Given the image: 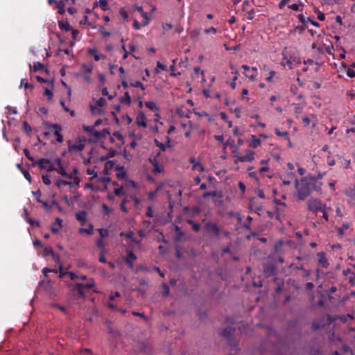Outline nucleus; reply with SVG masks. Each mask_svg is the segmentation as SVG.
Segmentation results:
<instances>
[{"label": "nucleus", "mask_w": 355, "mask_h": 355, "mask_svg": "<svg viewBox=\"0 0 355 355\" xmlns=\"http://www.w3.org/2000/svg\"><path fill=\"white\" fill-rule=\"evenodd\" d=\"M322 182H317V179L309 174L301 179L295 181L294 196L300 200H304L309 197L312 191L322 193Z\"/></svg>", "instance_id": "f257e3e1"}, {"label": "nucleus", "mask_w": 355, "mask_h": 355, "mask_svg": "<svg viewBox=\"0 0 355 355\" xmlns=\"http://www.w3.org/2000/svg\"><path fill=\"white\" fill-rule=\"evenodd\" d=\"M307 209L314 214L324 210L327 205L318 198H311L306 202Z\"/></svg>", "instance_id": "f03ea898"}, {"label": "nucleus", "mask_w": 355, "mask_h": 355, "mask_svg": "<svg viewBox=\"0 0 355 355\" xmlns=\"http://www.w3.org/2000/svg\"><path fill=\"white\" fill-rule=\"evenodd\" d=\"M86 139L78 138L76 140H69L67 142L69 152L77 153L82 151L85 146Z\"/></svg>", "instance_id": "7ed1b4c3"}, {"label": "nucleus", "mask_w": 355, "mask_h": 355, "mask_svg": "<svg viewBox=\"0 0 355 355\" xmlns=\"http://www.w3.org/2000/svg\"><path fill=\"white\" fill-rule=\"evenodd\" d=\"M273 193L275 195L273 201L276 204V211L277 213V217L279 218L282 211H284L286 207V204L282 201V200H286V195L282 194L279 196V198H278L277 192L275 189L273 190Z\"/></svg>", "instance_id": "20e7f679"}, {"label": "nucleus", "mask_w": 355, "mask_h": 355, "mask_svg": "<svg viewBox=\"0 0 355 355\" xmlns=\"http://www.w3.org/2000/svg\"><path fill=\"white\" fill-rule=\"evenodd\" d=\"M318 263L320 266L324 268H327L329 266L328 259H327L326 254L324 252H320L317 254Z\"/></svg>", "instance_id": "39448f33"}, {"label": "nucleus", "mask_w": 355, "mask_h": 355, "mask_svg": "<svg viewBox=\"0 0 355 355\" xmlns=\"http://www.w3.org/2000/svg\"><path fill=\"white\" fill-rule=\"evenodd\" d=\"M55 162L57 165L55 171L60 174L62 177H65L67 175V173L66 171V169L64 166V164H62V159L60 157H57L55 159Z\"/></svg>", "instance_id": "423d86ee"}, {"label": "nucleus", "mask_w": 355, "mask_h": 355, "mask_svg": "<svg viewBox=\"0 0 355 355\" xmlns=\"http://www.w3.org/2000/svg\"><path fill=\"white\" fill-rule=\"evenodd\" d=\"M345 194L349 198L348 202L355 207V185L345 190Z\"/></svg>", "instance_id": "0eeeda50"}, {"label": "nucleus", "mask_w": 355, "mask_h": 355, "mask_svg": "<svg viewBox=\"0 0 355 355\" xmlns=\"http://www.w3.org/2000/svg\"><path fill=\"white\" fill-rule=\"evenodd\" d=\"M76 218L82 226L87 225L89 223L87 218V212L85 211L77 212L76 214Z\"/></svg>", "instance_id": "6e6552de"}, {"label": "nucleus", "mask_w": 355, "mask_h": 355, "mask_svg": "<svg viewBox=\"0 0 355 355\" xmlns=\"http://www.w3.org/2000/svg\"><path fill=\"white\" fill-rule=\"evenodd\" d=\"M205 229L208 232H212L216 237L218 238L219 236L220 229L216 224L209 222L205 224Z\"/></svg>", "instance_id": "1a4fd4ad"}, {"label": "nucleus", "mask_w": 355, "mask_h": 355, "mask_svg": "<svg viewBox=\"0 0 355 355\" xmlns=\"http://www.w3.org/2000/svg\"><path fill=\"white\" fill-rule=\"evenodd\" d=\"M136 123L138 125L146 128L147 126V119L144 112H139L137 114Z\"/></svg>", "instance_id": "9d476101"}, {"label": "nucleus", "mask_w": 355, "mask_h": 355, "mask_svg": "<svg viewBox=\"0 0 355 355\" xmlns=\"http://www.w3.org/2000/svg\"><path fill=\"white\" fill-rule=\"evenodd\" d=\"M39 254H41L42 257H47L48 255H51V257L55 258L58 262L60 261L59 257L55 254L53 248L50 246L44 247L43 251L42 252H39Z\"/></svg>", "instance_id": "9b49d317"}, {"label": "nucleus", "mask_w": 355, "mask_h": 355, "mask_svg": "<svg viewBox=\"0 0 355 355\" xmlns=\"http://www.w3.org/2000/svg\"><path fill=\"white\" fill-rule=\"evenodd\" d=\"M137 257L132 252H128L124 261L132 268L134 266V262L136 261Z\"/></svg>", "instance_id": "f8f14e48"}, {"label": "nucleus", "mask_w": 355, "mask_h": 355, "mask_svg": "<svg viewBox=\"0 0 355 355\" xmlns=\"http://www.w3.org/2000/svg\"><path fill=\"white\" fill-rule=\"evenodd\" d=\"M52 128L53 129L54 134L56 136V140L61 143L63 141V137L61 135V128L60 125L57 124L52 125Z\"/></svg>", "instance_id": "ddd939ff"}, {"label": "nucleus", "mask_w": 355, "mask_h": 355, "mask_svg": "<svg viewBox=\"0 0 355 355\" xmlns=\"http://www.w3.org/2000/svg\"><path fill=\"white\" fill-rule=\"evenodd\" d=\"M189 162L191 164H192V169H197L200 172H204L205 171V167L202 166V164L195 159L193 157H191L189 159Z\"/></svg>", "instance_id": "4468645a"}, {"label": "nucleus", "mask_w": 355, "mask_h": 355, "mask_svg": "<svg viewBox=\"0 0 355 355\" xmlns=\"http://www.w3.org/2000/svg\"><path fill=\"white\" fill-rule=\"evenodd\" d=\"M343 275L348 278L349 282L355 284V273L351 269L343 270Z\"/></svg>", "instance_id": "2eb2a0df"}, {"label": "nucleus", "mask_w": 355, "mask_h": 355, "mask_svg": "<svg viewBox=\"0 0 355 355\" xmlns=\"http://www.w3.org/2000/svg\"><path fill=\"white\" fill-rule=\"evenodd\" d=\"M88 53L94 56L96 61H98L104 58V55L101 53L98 52L96 48L89 49Z\"/></svg>", "instance_id": "dca6fc26"}, {"label": "nucleus", "mask_w": 355, "mask_h": 355, "mask_svg": "<svg viewBox=\"0 0 355 355\" xmlns=\"http://www.w3.org/2000/svg\"><path fill=\"white\" fill-rule=\"evenodd\" d=\"M94 280L93 279H90L86 284H77V287L78 288H83L85 289H90L94 287Z\"/></svg>", "instance_id": "f3484780"}, {"label": "nucleus", "mask_w": 355, "mask_h": 355, "mask_svg": "<svg viewBox=\"0 0 355 355\" xmlns=\"http://www.w3.org/2000/svg\"><path fill=\"white\" fill-rule=\"evenodd\" d=\"M62 227V220L60 218H56L54 226L51 227V230L54 232H58Z\"/></svg>", "instance_id": "a211bd4d"}, {"label": "nucleus", "mask_w": 355, "mask_h": 355, "mask_svg": "<svg viewBox=\"0 0 355 355\" xmlns=\"http://www.w3.org/2000/svg\"><path fill=\"white\" fill-rule=\"evenodd\" d=\"M87 225V228L80 227L79 229V232L80 234H86L87 235H90L92 234V232L94 230V226L92 225V224L88 223Z\"/></svg>", "instance_id": "6ab92c4d"}, {"label": "nucleus", "mask_w": 355, "mask_h": 355, "mask_svg": "<svg viewBox=\"0 0 355 355\" xmlns=\"http://www.w3.org/2000/svg\"><path fill=\"white\" fill-rule=\"evenodd\" d=\"M276 267L273 264H270L263 268V272L268 275H272L275 273Z\"/></svg>", "instance_id": "aec40b11"}, {"label": "nucleus", "mask_w": 355, "mask_h": 355, "mask_svg": "<svg viewBox=\"0 0 355 355\" xmlns=\"http://www.w3.org/2000/svg\"><path fill=\"white\" fill-rule=\"evenodd\" d=\"M250 70L252 71V75H248L246 73H244V76L246 78H248L249 80L254 81L255 80L257 76V68L256 67H252L250 68Z\"/></svg>", "instance_id": "412c9836"}, {"label": "nucleus", "mask_w": 355, "mask_h": 355, "mask_svg": "<svg viewBox=\"0 0 355 355\" xmlns=\"http://www.w3.org/2000/svg\"><path fill=\"white\" fill-rule=\"evenodd\" d=\"M37 164L41 169L47 171L49 166V159H40L37 162Z\"/></svg>", "instance_id": "4be33fe9"}, {"label": "nucleus", "mask_w": 355, "mask_h": 355, "mask_svg": "<svg viewBox=\"0 0 355 355\" xmlns=\"http://www.w3.org/2000/svg\"><path fill=\"white\" fill-rule=\"evenodd\" d=\"M234 328L227 327L221 332V335L225 338H228L230 336L234 334Z\"/></svg>", "instance_id": "5701e85b"}, {"label": "nucleus", "mask_w": 355, "mask_h": 355, "mask_svg": "<svg viewBox=\"0 0 355 355\" xmlns=\"http://www.w3.org/2000/svg\"><path fill=\"white\" fill-rule=\"evenodd\" d=\"M78 169L75 168L72 170L71 173H67V175L66 177L72 180L80 181V178L76 175L78 174Z\"/></svg>", "instance_id": "b1692460"}, {"label": "nucleus", "mask_w": 355, "mask_h": 355, "mask_svg": "<svg viewBox=\"0 0 355 355\" xmlns=\"http://www.w3.org/2000/svg\"><path fill=\"white\" fill-rule=\"evenodd\" d=\"M120 102L123 104H125V105H130L131 103V98H130V96L129 94V93L128 92H125L124 93V96L123 97L121 98L120 99Z\"/></svg>", "instance_id": "393cba45"}, {"label": "nucleus", "mask_w": 355, "mask_h": 355, "mask_svg": "<svg viewBox=\"0 0 355 355\" xmlns=\"http://www.w3.org/2000/svg\"><path fill=\"white\" fill-rule=\"evenodd\" d=\"M116 187L114 189V193L116 196H121L124 194V189L123 186H119L116 182L114 183Z\"/></svg>", "instance_id": "a878e982"}, {"label": "nucleus", "mask_w": 355, "mask_h": 355, "mask_svg": "<svg viewBox=\"0 0 355 355\" xmlns=\"http://www.w3.org/2000/svg\"><path fill=\"white\" fill-rule=\"evenodd\" d=\"M141 15L144 19L143 22H142V26H146L148 25L150 20V17L148 13L145 11H142V13Z\"/></svg>", "instance_id": "bb28decb"}, {"label": "nucleus", "mask_w": 355, "mask_h": 355, "mask_svg": "<svg viewBox=\"0 0 355 355\" xmlns=\"http://www.w3.org/2000/svg\"><path fill=\"white\" fill-rule=\"evenodd\" d=\"M251 139L250 146L255 148L260 146L261 140L257 138L254 135H252Z\"/></svg>", "instance_id": "cd10ccee"}, {"label": "nucleus", "mask_w": 355, "mask_h": 355, "mask_svg": "<svg viewBox=\"0 0 355 355\" xmlns=\"http://www.w3.org/2000/svg\"><path fill=\"white\" fill-rule=\"evenodd\" d=\"M245 157V162H252L254 159V154L250 150H246Z\"/></svg>", "instance_id": "c85d7f7f"}, {"label": "nucleus", "mask_w": 355, "mask_h": 355, "mask_svg": "<svg viewBox=\"0 0 355 355\" xmlns=\"http://www.w3.org/2000/svg\"><path fill=\"white\" fill-rule=\"evenodd\" d=\"M232 73L234 74L232 81L230 83L231 87L234 89L236 88V80L238 79L239 77V71L237 70H234V71H232Z\"/></svg>", "instance_id": "c756f323"}, {"label": "nucleus", "mask_w": 355, "mask_h": 355, "mask_svg": "<svg viewBox=\"0 0 355 355\" xmlns=\"http://www.w3.org/2000/svg\"><path fill=\"white\" fill-rule=\"evenodd\" d=\"M98 4L99 7L104 11H106L110 9L107 0H99L98 1Z\"/></svg>", "instance_id": "7c9ffc66"}, {"label": "nucleus", "mask_w": 355, "mask_h": 355, "mask_svg": "<svg viewBox=\"0 0 355 355\" xmlns=\"http://www.w3.org/2000/svg\"><path fill=\"white\" fill-rule=\"evenodd\" d=\"M145 105L147 108L151 110H159V108L156 105V103L155 101H146L145 103Z\"/></svg>", "instance_id": "2f4dec72"}, {"label": "nucleus", "mask_w": 355, "mask_h": 355, "mask_svg": "<svg viewBox=\"0 0 355 355\" xmlns=\"http://www.w3.org/2000/svg\"><path fill=\"white\" fill-rule=\"evenodd\" d=\"M106 103H107V101H106L105 98H104L103 97H100L98 99H96L95 101V105L98 107H102L105 106L106 105Z\"/></svg>", "instance_id": "473e14b6"}, {"label": "nucleus", "mask_w": 355, "mask_h": 355, "mask_svg": "<svg viewBox=\"0 0 355 355\" xmlns=\"http://www.w3.org/2000/svg\"><path fill=\"white\" fill-rule=\"evenodd\" d=\"M275 132L279 137H284L285 139H288V134L287 131H280L278 128H275Z\"/></svg>", "instance_id": "72a5a7b5"}, {"label": "nucleus", "mask_w": 355, "mask_h": 355, "mask_svg": "<svg viewBox=\"0 0 355 355\" xmlns=\"http://www.w3.org/2000/svg\"><path fill=\"white\" fill-rule=\"evenodd\" d=\"M59 26L60 28L64 29L65 31H70L73 28L67 21L59 23Z\"/></svg>", "instance_id": "f704fd0d"}, {"label": "nucleus", "mask_w": 355, "mask_h": 355, "mask_svg": "<svg viewBox=\"0 0 355 355\" xmlns=\"http://www.w3.org/2000/svg\"><path fill=\"white\" fill-rule=\"evenodd\" d=\"M82 68H83V72L85 73V74H89L92 73V69H93V67L92 65H87L86 64H83L82 65Z\"/></svg>", "instance_id": "c9c22d12"}, {"label": "nucleus", "mask_w": 355, "mask_h": 355, "mask_svg": "<svg viewBox=\"0 0 355 355\" xmlns=\"http://www.w3.org/2000/svg\"><path fill=\"white\" fill-rule=\"evenodd\" d=\"M163 171L164 166L162 165L159 164V163L155 164V166H153V172L155 173H162Z\"/></svg>", "instance_id": "e433bc0d"}, {"label": "nucleus", "mask_w": 355, "mask_h": 355, "mask_svg": "<svg viewBox=\"0 0 355 355\" xmlns=\"http://www.w3.org/2000/svg\"><path fill=\"white\" fill-rule=\"evenodd\" d=\"M160 155V152L156 153V155L154 157H150L148 158V161L150 162V164L154 166L155 164H157L158 163L157 157H159Z\"/></svg>", "instance_id": "4c0bfd02"}, {"label": "nucleus", "mask_w": 355, "mask_h": 355, "mask_svg": "<svg viewBox=\"0 0 355 355\" xmlns=\"http://www.w3.org/2000/svg\"><path fill=\"white\" fill-rule=\"evenodd\" d=\"M67 181L62 180L61 178H58L55 182V185L59 188H62L64 186H67Z\"/></svg>", "instance_id": "58836bf2"}, {"label": "nucleus", "mask_w": 355, "mask_h": 355, "mask_svg": "<svg viewBox=\"0 0 355 355\" xmlns=\"http://www.w3.org/2000/svg\"><path fill=\"white\" fill-rule=\"evenodd\" d=\"M166 69V67L164 64L162 63L159 61L157 62L156 73H159V71H165Z\"/></svg>", "instance_id": "ea45409f"}, {"label": "nucleus", "mask_w": 355, "mask_h": 355, "mask_svg": "<svg viewBox=\"0 0 355 355\" xmlns=\"http://www.w3.org/2000/svg\"><path fill=\"white\" fill-rule=\"evenodd\" d=\"M58 12L60 15H64L65 12V10H64V4L62 1H59L58 3Z\"/></svg>", "instance_id": "a19ab883"}, {"label": "nucleus", "mask_w": 355, "mask_h": 355, "mask_svg": "<svg viewBox=\"0 0 355 355\" xmlns=\"http://www.w3.org/2000/svg\"><path fill=\"white\" fill-rule=\"evenodd\" d=\"M276 75V72L273 70L269 71V76L266 78V80L271 83L273 81V78Z\"/></svg>", "instance_id": "79ce46f5"}, {"label": "nucleus", "mask_w": 355, "mask_h": 355, "mask_svg": "<svg viewBox=\"0 0 355 355\" xmlns=\"http://www.w3.org/2000/svg\"><path fill=\"white\" fill-rule=\"evenodd\" d=\"M130 86L133 87H139L141 88L142 90H144L145 89V87L144 86V85L142 84V83L139 80H137L134 83H130Z\"/></svg>", "instance_id": "37998d69"}, {"label": "nucleus", "mask_w": 355, "mask_h": 355, "mask_svg": "<svg viewBox=\"0 0 355 355\" xmlns=\"http://www.w3.org/2000/svg\"><path fill=\"white\" fill-rule=\"evenodd\" d=\"M313 49H315L318 54L323 53V49L321 46H318L317 43H313L311 45Z\"/></svg>", "instance_id": "c03bdc74"}, {"label": "nucleus", "mask_w": 355, "mask_h": 355, "mask_svg": "<svg viewBox=\"0 0 355 355\" xmlns=\"http://www.w3.org/2000/svg\"><path fill=\"white\" fill-rule=\"evenodd\" d=\"M311 121V119L309 116H304L302 117V122L304 126H308Z\"/></svg>", "instance_id": "a18cd8bd"}, {"label": "nucleus", "mask_w": 355, "mask_h": 355, "mask_svg": "<svg viewBox=\"0 0 355 355\" xmlns=\"http://www.w3.org/2000/svg\"><path fill=\"white\" fill-rule=\"evenodd\" d=\"M42 179L43 183L46 185H49L51 182L48 174H43L42 175Z\"/></svg>", "instance_id": "49530a36"}, {"label": "nucleus", "mask_w": 355, "mask_h": 355, "mask_svg": "<svg viewBox=\"0 0 355 355\" xmlns=\"http://www.w3.org/2000/svg\"><path fill=\"white\" fill-rule=\"evenodd\" d=\"M216 196H217V193H216V191H210V192H205L202 194V197L204 198H209V197H216Z\"/></svg>", "instance_id": "de8ad7c7"}, {"label": "nucleus", "mask_w": 355, "mask_h": 355, "mask_svg": "<svg viewBox=\"0 0 355 355\" xmlns=\"http://www.w3.org/2000/svg\"><path fill=\"white\" fill-rule=\"evenodd\" d=\"M205 33L206 34H213L216 35L217 33V29L213 26L209 27L208 28L205 29Z\"/></svg>", "instance_id": "09e8293b"}, {"label": "nucleus", "mask_w": 355, "mask_h": 355, "mask_svg": "<svg viewBox=\"0 0 355 355\" xmlns=\"http://www.w3.org/2000/svg\"><path fill=\"white\" fill-rule=\"evenodd\" d=\"M96 245H97L99 248H101V252H102L103 250H105V243H104V241H103V239H98V240L97 241V242H96Z\"/></svg>", "instance_id": "8fccbe9b"}, {"label": "nucleus", "mask_w": 355, "mask_h": 355, "mask_svg": "<svg viewBox=\"0 0 355 355\" xmlns=\"http://www.w3.org/2000/svg\"><path fill=\"white\" fill-rule=\"evenodd\" d=\"M26 222L28 223H29L30 225H31L32 226H37V227L40 226V221L39 220H33L31 218H26Z\"/></svg>", "instance_id": "3c124183"}, {"label": "nucleus", "mask_w": 355, "mask_h": 355, "mask_svg": "<svg viewBox=\"0 0 355 355\" xmlns=\"http://www.w3.org/2000/svg\"><path fill=\"white\" fill-rule=\"evenodd\" d=\"M282 245H283V242L282 241H278L275 246H274V248H275V251L276 252H278L279 251H280L282 250Z\"/></svg>", "instance_id": "603ef678"}, {"label": "nucleus", "mask_w": 355, "mask_h": 355, "mask_svg": "<svg viewBox=\"0 0 355 355\" xmlns=\"http://www.w3.org/2000/svg\"><path fill=\"white\" fill-rule=\"evenodd\" d=\"M98 181L102 182L105 186L107 185L110 181L108 177H100L98 178Z\"/></svg>", "instance_id": "864d4df0"}, {"label": "nucleus", "mask_w": 355, "mask_h": 355, "mask_svg": "<svg viewBox=\"0 0 355 355\" xmlns=\"http://www.w3.org/2000/svg\"><path fill=\"white\" fill-rule=\"evenodd\" d=\"M87 173L88 175H91L92 177H91V180L95 178H97V173L95 171V170L94 169H92V168H87Z\"/></svg>", "instance_id": "5fc2aeb1"}, {"label": "nucleus", "mask_w": 355, "mask_h": 355, "mask_svg": "<svg viewBox=\"0 0 355 355\" xmlns=\"http://www.w3.org/2000/svg\"><path fill=\"white\" fill-rule=\"evenodd\" d=\"M33 67L34 71H39L42 69L43 64L40 62H35L33 63Z\"/></svg>", "instance_id": "6e6d98bb"}, {"label": "nucleus", "mask_w": 355, "mask_h": 355, "mask_svg": "<svg viewBox=\"0 0 355 355\" xmlns=\"http://www.w3.org/2000/svg\"><path fill=\"white\" fill-rule=\"evenodd\" d=\"M44 95L48 97L49 100H51L53 98V93L49 89L46 88L45 91H44Z\"/></svg>", "instance_id": "4d7b16f0"}, {"label": "nucleus", "mask_w": 355, "mask_h": 355, "mask_svg": "<svg viewBox=\"0 0 355 355\" xmlns=\"http://www.w3.org/2000/svg\"><path fill=\"white\" fill-rule=\"evenodd\" d=\"M20 86H21H21H24V88H26V89H28V88H33V86L32 85L28 84V83L26 81V80H25V79H24V78L21 80Z\"/></svg>", "instance_id": "13d9d810"}, {"label": "nucleus", "mask_w": 355, "mask_h": 355, "mask_svg": "<svg viewBox=\"0 0 355 355\" xmlns=\"http://www.w3.org/2000/svg\"><path fill=\"white\" fill-rule=\"evenodd\" d=\"M327 210H328V207L327 206L325 207V208H324V210H321L320 212H322V218L326 220V221H328L329 220V216H328V213H327Z\"/></svg>", "instance_id": "bf43d9fd"}, {"label": "nucleus", "mask_w": 355, "mask_h": 355, "mask_svg": "<svg viewBox=\"0 0 355 355\" xmlns=\"http://www.w3.org/2000/svg\"><path fill=\"white\" fill-rule=\"evenodd\" d=\"M55 164H55V163H53V162H51L49 159V165H48L49 166H48V169H47V171H55V170H56V167H57V166H55Z\"/></svg>", "instance_id": "052dcab7"}, {"label": "nucleus", "mask_w": 355, "mask_h": 355, "mask_svg": "<svg viewBox=\"0 0 355 355\" xmlns=\"http://www.w3.org/2000/svg\"><path fill=\"white\" fill-rule=\"evenodd\" d=\"M189 223L191 225L192 228L195 232H198L200 230V226L198 223H194L191 220Z\"/></svg>", "instance_id": "680f3d73"}, {"label": "nucleus", "mask_w": 355, "mask_h": 355, "mask_svg": "<svg viewBox=\"0 0 355 355\" xmlns=\"http://www.w3.org/2000/svg\"><path fill=\"white\" fill-rule=\"evenodd\" d=\"M99 31L103 37H108L111 34L110 32L105 31L103 26L99 28Z\"/></svg>", "instance_id": "e2e57ef3"}, {"label": "nucleus", "mask_w": 355, "mask_h": 355, "mask_svg": "<svg viewBox=\"0 0 355 355\" xmlns=\"http://www.w3.org/2000/svg\"><path fill=\"white\" fill-rule=\"evenodd\" d=\"M83 129L87 132H89L92 135L94 130H95L94 129V126L93 125H83Z\"/></svg>", "instance_id": "0e129e2a"}, {"label": "nucleus", "mask_w": 355, "mask_h": 355, "mask_svg": "<svg viewBox=\"0 0 355 355\" xmlns=\"http://www.w3.org/2000/svg\"><path fill=\"white\" fill-rule=\"evenodd\" d=\"M127 202H128V200H127V199H125V200H123L121 202V205H120V207H121V210H122L123 212H125V213H127V212H128V209H127V207H125V205Z\"/></svg>", "instance_id": "69168bd1"}, {"label": "nucleus", "mask_w": 355, "mask_h": 355, "mask_svg": "<svg viewBox=\"0 0 355 355\" xmlns=\"http://www.w3.org/2000/svg\"><path fill=\"white\" fill-rule=\"evenodd\" d=\"M347 75L349 78H354L355 77V71L352 68L349 67L347 69Z\"/></svg>", "instance_id": "338daca9"}, {"label": "nucleus", "mask_w": 355, "mask_h": 355, "mask_svg": "<svg viewBox=\"0 0 355 355\" xmlns=\"http://www.w3.org/2000/svg\"><path fill=\"white\" fill-rule=\"evenodd\" d=\"M100 132H101V138H105L107 135H110V131L107 128H105V129H103L102 130H100Z\"/></svg>", "instance_id": "774afa93"}]
</instances>
